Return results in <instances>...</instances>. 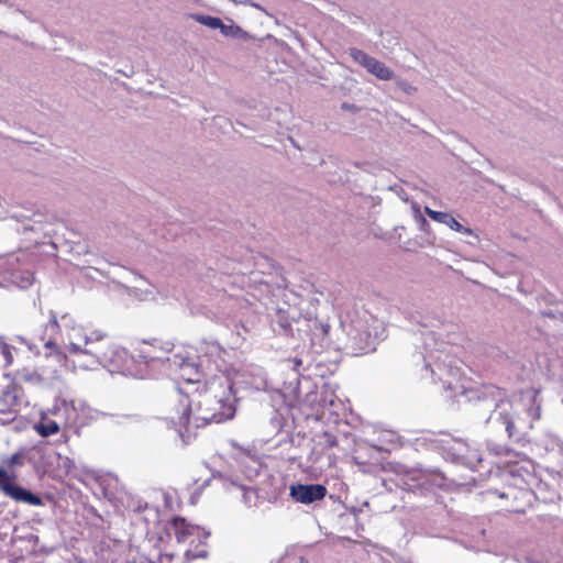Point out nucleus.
<instances>
[{"instance_id": "obj_13", "label": "nucleus", "mask_w": 563, "mask_h": 563, "mask_svg": "<svg viewBox=\"0 0 563 563\" xmlns=\"http://www.w3.org/2000/svg\"><path fill=\"white\" fill-rule=\"evenodd\" d=\"M154 347V345H151ZM172 352V344L166 343L164 347H162L159 351H156L155 349H143L140 352V357L144 361L146 364H151L154 362L159 363H168L167 358H173V356H169L168 354Z\"/></svg>"}, {"instance_id": "obj_42", "label": "nucleus", "mask_w": 563, "mask_h": 563, "mask_svg": "<svg viewBox=\"0 0 563 563\" xmlns=\"http://www.w3.org/2000/svg\"><path fill=\"white\" fill-rule=\"evenodd\" d=\"M2 407L0 408V410H8V407H4L3 405H1Z\"/></svg>"}, {"instance_id": "obj_28", "label": "nucleus", "mask_w": 563, "mask_h": 563, "mask_svg": "<svg viewBox=\"0 0 563 563\" xmlns=\"http://www.w3.org/2000/svg\"><path fill=\"white\" fill-rule=\"evenodd\" d=\"M7 340L12 343V344H24L27 346V350L30 352H35L36 350V345H34L33 343H31L26 338L22 336V335H12V336H7Z\"/></svg>"}, {"instance_id": "obj_17", "label": "nucleus", "mask_w": 563, "mask_h": 563, "mask_svg": "<svg viewBox=\"0 0 563 563\" xmlns=\"http://www.w3.org/2000/svg\"><path fill=\"white\" fill-rule=\"evenodd\" d=\"M19 262V257L15 256V255H11L9 258H8V264L10 265V275H11V278H12V282H16V278H21V284H19L20 287H26L29 285L32 284V274L26 272L25 274L20 272L19 269H16L14 267L15 263Z\"/></svg>"}, {"instance_id": "obj_19", "label": "nucleus", "mask_w": 563, "mask_h": 563, "mask_svg": "<svg viewBox=\"0 0 563 563\" xmlns=\"http://www.w3.org/2000/svg\"><path fill=\"white\" fill-rule=\"evenodd\" d=\"M34 429L41 437L47 438L59 431V424L55 420L43 417L41 421L34 424Z\"/></svg>"}, {"instance_id": "obj_8", "label": "nucleus", "mask_w": 563, "mask_h": 563, "mask_svg": "<svg viewBox=\"0 0 563 563\" xmlns=\"http://www.w3.org/2000/svg\"><path fill=\"white\" fill-rule=\"evenodd\" d=\"M0 490L4 496L11 498L16 503H22L31 506H43V499L40 495L33 493L16 483L15 474L8 473L7 479L1 483Z\"/></svg>"}, {"instance_id": "obj_18", "label": "nucleus", "mask_w": 563, "mask_h": 563, "mask_svg": "<svg viewBox=\"0 0 563 563\" xmlns=\"http://www.w3.org/2000/svg\"><path fill=\"white\" fill-rule=\"evenodd\" d=\"M172 523L175 528V534L178 542L186 541L187 537L191 536L192 530L195 529L194 526L188 525L186 519L181 517H175Z\"/></svg>"}, {"instance_id": "obj_14", "label": "nucleus", "mask_w": 563, "mask_h": 563, "mask_svg": "<svg viewBox=\"0 0 563 563\" xmlns=\"http://www.w3.org/2000/svg\"><path fill=\"white\" fill-rule=\"evenodd\" d=\"M229 21H230V24H225L224 22H222V24H221L220 33L223 36L241 40L243 42H250V41L255 40V36L250 34L249 32L244 31L241 26L235 24L232 20L229 19Z\"/></svg>"}, {"instance_id": "obj_2", "label": "nucleus", "mask_w": 563, "mask_h": 563, "mask_svg": "<svg viewBox=\"0 0 563 563\" xmlns=\"http://www.w3.org/2000/svg\"><path fill=\"white\" fill-rule=\"evenodd\" d=\"M470 402L478 411L489 412L485 423L504 427L510 442L523 445L528 442L527 432L520 426L514 405L505 389L495 385H483L466 391Z\"/></svg>"}, {"instance_id": "obj_12", "label": "nucleus", "mask_w": 563, "mask_h": 563, "mask_svg": "<svg viewBox=\"0 0 563 563\" xmlns=\"http://www.w3.org/2000/svg\"><path fill=\"white\" fill-rule=\"evenodd\" d=\"M424 212L429 218H431L435 222L442 223L456 232H461V233L467 234V235H473L472 229L462 225L449 212L435 211V210H432L431 208H429L428 206L424 207Z\"/></svg>"}, {"instance_id": "obj_43", "label": "nucleus", "mask_w": 563, "mask_h": 563, "mask_svg": "<svg viewBox=\"0 0 563 563\" xmlns=\"http://www.w3.org/2000/svg\"><path fill=\"white\" fill-rule=\"evenodd\" d=\"M562 404H563V397H562Z\"/></svg>"}, {"instance_id": "obj_7", "label": "nucleus", "mask_w": 563, "mask_h": 563, "mask_svg": "<svg viewBox=\"0 0 563 563\" xmlns=\"http://www.w3.org/2000/svg\"><path fill=\"white\" fill-rule=\"evenodd\" d=\"M416 366L419 367L420 377L430 378L432 382H444V374H450L453 369L450 361L446 363L441 358L440 353L430 352L427 356L418 354Z\"/></svg>"}, {"instance_id": "obj_25", "label": "nucleus", "mask_w": 563, "mask_h": 563, "mask_svg": "<svg viewBox=\"0 0 563 563\" xmlns=\"http://www.w3.org/2000/svg\"><path fill=\"white\" fill-rule=\"evenodd\" d=\"M239 487L243 490V495H242L243 503L247 507L255 506L256 505V499H257V492H256V489L251 488V487H245L243 485H240Z\"/></svg>"}, {"instance_id": "obj_32", "label": "nucleus", "mask_w": 563, "mask_h": 563, "mask_svg": "<svg viewBox=\"0 0 563 563\" xmlns=\"http://www.w3.org/2000/svg\"><path fill=\"white\" fill-rule=\"evenodd\" d=\"M23 463V455L20 453L13 454L8 461L9 466H22Z\"/></svg>"}, {"instance_id": "obj_10", "label": "nucleus", "mask_w": 563, "mask_h": 563, "mask_svg": "<svg viewBox=\"0 0 563 563\" xmlns=\"http://www.w3.org/2000/svg\"><path fill=\"white\" fill-rule=\"evenodd\" d=\"M290 497L296 501L310 505L322 500L327 496V487L322 484H292L289 488Z\"/></svg>"}, {"instance_id": "obj_35", "label": "nucleus", "mask_w": 563, "mask_h": 563, "mask_svg": "<svg viewBox=\"0 0 563 563\" xmlns=\"http://www.w3.org/2000/svg\"><path fill=\"white\" fill-rule=\"evenodd\" d=\"M324 438L327 439L325 442H327L328 446L332 448V446H335L338 444V440H336V438L334 435L325 432L324 433Z\"/></svg>"}, {"instance_id": "obj_26", "label": "nucleus", "mask_w": 563, "mask_h": 563, "mask_svg": "<svg viewBox=\"0 0 563 563\" xmlns=\"http://www.w3.org/2000/svg\"><path fill=\"white\" fill-rule=\"evenodd\" d=\"M528 415L531 421H537L541 418V402L538 400V391L531 398V406L528 409Z\"/></svg>"}, {"instance_id": "obj_24", "label": "nucleus", "mask_w": 563, "mask_h": 563, "mask_svg": "<svg viewBox=\"0 0 563 563\" xmlns=\"http://www.w3.org/2000/svg\"><path fill=\"white\" fill-rule=\"evenodd\" d=\"M412 210H413V219L418 225V229L422 232L429 233L430 223L423 217V214L420 212V207L418 205H413Z\"/></svg>"}, {"instance_id": "obj_22", "label": "nucleus", "mask_w": 563, "mask_h": 563, "mask_svg": "<svg viewBox=\"0 0 563 563\" xmlns=\"http://www.w3.org/2000/svg\"><path fill=\"white\" fill-rule=\"evenodd\" d=\"M0 423L2 426L13 423V429L16 431L22 429L21 420L18 419L15 409L0 410Z\"/></svg>"}, {"instance_id": "obj_39", "label": "nucleus", "mask_w": 563, "mask_h": 563, "mask_svg": "<svg viewBox=\"0 0 563 563\" xmlns=\"http://www.w3.org/2000/svg\"><path fill=\"white\" fill-rule=\"evenodd\" d=\"M26 540L30 542V543H33V547L36 548L41 542H40V537L36 536V534H30L26 537Z\"/></svg>"}, {"instance_id": "obj_1", "label": "nucleus", "mask_w": 563, "mask_h": 563, "mask_svg": "<svg viewBox=\"0 0 563 563\" xmlns=\"http://www.w3.org/2000/svg\"><path fill=\"white\" fill-rule=\"evenodd\" d=\"M181 412L178 417V434L184 444H188L194 435L192 428L209 423H222L234 418L239 398L234 383L228 376L213 377L206 389L198 395L195 409L187 395L179 393Z\"/></svg>"}, {"instance_id": "obj_11", "label": "nucleus", "mask_w": 563, "mask_h": 563, "mask_svg": "<svg viewBox=\"0 0 563 563\" xmlns=\"http://www.w3.org/2000/svg\"><path fill=\"white\" fill-rule=\"evenodd\" d=\"M170 367H176L181 372V376L188 382H199L203 374L202 360L195 361L190 357H183L174 354L173 358H167Z\"/></svg>"}, {"instance_id": "obj_16", "label": "nucleus", "mask_w": 563, "mask_h": 563, "mask_svg": "<svg viewBox=\"0 0 563 563\" xmlns=\"http://www.w3.org/2000/svg\"><path fill=\"white\" fill-rule=\"evenodd\" d=\"M367 71L380 80H391L395 77V73L387 67L383 62L374 58L369 64Z\"/></svg>"}, {"instance_id": "obj_29", "label": "nucleus", "mask_w": 563, "mask_h": 563, "mask_svg": "<svg viewBox=\"0 0 563 563\" xmlns=\"http://www.w3.org/2000/svg\"><path fill=\"white\" fill-rule=\"evenodd\" d=\"M487 448L496 455H508L510 453V449L505 444H494L488 442Z\"/></svg>"}, {"instance_id": "obj_33", "label": "nucleus", "mask_w": 563, "mask_h": 563, "mask_svg": "<svg viewBox=\"0 0 563 563\" xmlns=\"http://www.w3.org/2000/svg\"><path fill=\"white\" fill-rule=\"evenodd\" d=\"M341 109L343 111H347V112H352V113H356L360 111V108L357 106H355L354 103H349V102H343L341 104Z\"/></svg>"}, {"instance_id": "obj_6", "label": "nucleus", "mask_w": 563, "mask_h": 563, "mask_svg": "<svg viewBox=\"0 0 563 563\" xmlns=\"http://www.w3.org/2000/svg\"><path fill=\"white\" fill-rule=\"evenodd\" d=\"M125 354L126 351L111 343L109 338L85 347V355H89L92 358V365L119 367Z\"/></svg>"}, {"instance_id": "obj_34", "label": "nucleus", "mask_w": 563, "mask_h": 563, "mask_svg": "<svg viewBox=\"0 0 563 563\" xmlns=\"http://www.w3.org/2000/svg\"><path fill=\"white\" fill-rule=\"evenodd\" d=\"M68 351L73 354H84L85 355V347H81V345L76 343H70L68 345Z\"/></svg>"}, {"instance_id": "obj_4", "label": "nucleus", "mask_w": 563, "mask_h": 563, "mask_svg": "<svg viewBox=\"0 0 563 563\" xmlns=\"http://www.w3.org/2000/svg\"><path fill=\"white\" fill-rule=\"evenodd\" d=\"M408 492L419 497L435 499L437 488L446 486V476L437 467L420 468L413 473Z\"/></svg>"}, {"instance_id": "obj_31", "label": "nucleus", "mask_w": 563, "mask_h": 563, "mask_svg": "<svg viewBox=\"0 0 563 563\" xmlns=\"http://www.w3.org/2000/svg\"><path fill=\"white\" fill-rule=\"evenodd\" d=\"M397 87L407 95H413L417 88L405 79L397 80Z\"/></svg>"}, {"instance_id": "obj_41", "label": "nucleus", "mask_w": 563, "mask_h": 563, "mask_svg": "<svg viewBox=\"0 0 563 563\" xmlns=\"http://www.w3.org/2000/svg\"><path fill=\"white\" fill-rule=\"evenodd\" d=\"M439 353L441 354V358L443 360V357H442L443 353L442 352H439ZM445 358H448V355H444V361H445Z\"/></svg>"}, {"instance_id": "obj_37", "label": "nucleus", "mask_w": 563, "mask_h": 563, "mask_svg": "<svg viewBox=\"0 0 563 563\" xmlns=\"http://www.w3.org/2000/svg\"><path fill=\"white\" fill-rule=\"evenodd\" d=\"M44 346L51 351L49 354H52L53 352H57L58 350L57 344L51 339L44 343Z\"/></svg>"}, {"instance_id": "obj_9", "label": "nucleus", "mask_w": 563, "mask_h": 563, "mask_svg": "<svg viewBox=\"0 0 563 563\" xmlns=\"http://www.w3.org/2000/svg\"><path fill=\"white\" fill-rule=\"evenodd\" d=\"M46 216L42 213L38 209L34 210L33 208L22 207L20 209L13 210L10 213V219L15 221L14 229L18 232L26 233L31 232H40L44 230V220Z\"/></svg>"}, {"instance_id": "obj_23", "label": "nucleus", "mask_w": 563, "mask_h": 563, "mask_svg": "<svg viewBox=\"0 0 563 563\" xmlns=\"http://www.w3.org/2000/svg\"><path fill=\"white\" fill-rule=\"evenodd\" d=\"M194 19L196 22L212 29V30H220L222 20L218 16L207 15V14H196L194 15Z\"/></svg>"}, {"instance_id": "obj_30", "label": "nucleus", "mask_w": 563, "mask_h": 563, "mask_svg": "<svg viewBox=\"0 0 563 563\" xmlns=\"http://www.w3.org/2000/svg\"><path fill=\"white\" fill-rule=\"evenodd\" d=\"M207 555H208V552L206 550H199L196 552H194L192 550H187L184 554V560L186 563H189L195 559L206 558Z\"/></svg>"}, {"instance_id": "obj_21", "label": "nucleus", "mask_w": 563, "mask_h": 563, "mask_svg": "<svg viewBox=\"0 0 563 563\" xmlns=\"http://www.w3.org/2000/svg\"><path fill=\"white\" fill-rule=\"evenodd\" d=\"M347 54L356 64L363 66L366 70H367V68H369V64L375 58L373 56H369L364 51L356 48V47H350L347 49Z\"/></svg>"}, {"instance_id": "obj_20", "label": "nucleus", "mask_w": 563, "mask_h": 563, "mask_svg": "<svg viewBox=\"0 0 563 563\" xmlns=\"http://www.w3.org/2000/svg\"><path fill=\"white\" fill-rule=\"evenodd\" d=\"M13 351H18V346L10 343L7 336H0V356L5 367L13 363Z\"/></svg>"}, {"instance_id": "obj_5", "label": "nucleus", "mask_w": 563, "mask_h": 563, "mask_svg": "<svg viewBox=\"0 0 563 563\" xmlns=\"http://www.w3.org/2000/svg\"><path fill=\"white\" fill-rule=\"evenodd\" d=\"M441 454L445 461L470 470H475L476 464L482 462L479 453L476 450H471L462 439H452L443 442Z\"/></svg>"}, {"instance_id": "obj_40", "label": "nucleus", "mask_w": 563, "mask_h": 563, "mask_svg": "<svg viewBox=\"0 0 563 563\" xmlns=\"http://www.w3.org/2000/svg\"><path fill=\"white\" fill-rule=\"evenodd\" d=\"M295 369H298L302 364V358L295 357L294 358Z\"/></svg>"}, {"instance_id": "obj_36", "label": "nucleus", "mask_w": 563, "mask_h": 563, "mask_svg": "<svg viewBox=\"0 0 563 563\" xmlns=\"http://www.w3.org/2000/svg\"><path fill=\"white\" fill-rule=\"evenodd\" d=\"M34 551L47 555L53 552V548H47L40 543L36 548H34Z\"/></svg>"}, {"instance_id": "obj_15", "label": "nucleus", "mask_w": 563, "mask_h": 563, "mask_svg": "<svg viewBox=\"0 0 563 563\" xmlns=\"http://www.w3.org/2000/svg\"><path fill=\"white\" fill-rule=\"evenodd\" d=\"M0 402L8 409L19 405V387L14 384L5 386L0 393Z\"/></svg>"}, {"instance_id": "obj_27", "label": "nucleus", "mask_w": 563, "mask_h": 563, "mask_svg": "<svg viewBox=\"0 0 563 563\" xmlns=\"http://www.w3.org/2000/svg\"><path fill=\"white\" fill-rule=\"evenodd\" d=\"M107 338H108V335L106 332H102L100 330H93L89 334L85 335V347H87L93 343L103 341Z\"/></svg>"}, {"instance_id": "obj_38", "label": "nucleus", "mask_w": 563, "mask_h": 563, "mask_svg": "<svg viewBox=\"0 0 563 563\" xmlns=\"http://www.w3.org/2000/svg\"><path fill=\"white\" fill-rule=\"evenodd\" d=\"M47 328H49L52 331H55L58 329V323L55 314H52L51 320L48 321Z\"/></svg>"}, {"instance_id": "obj_3", "label": "nucleus", "mask_w": 563, "mask_h": 563, "mask_svg": "<svg viewBox=\"0 0 563 563\" xmlns=\"http://www.w3.org/2000/svg\"><path fill=\"white\" fill-rule=\"evenodd\" d=\"M272 329L277 335L302 341L303 347H309L313 353L320 354L330 345V324L317 317L295 318L287 311L278 309L272 319Z\"/></svg>"}]
</instances>
